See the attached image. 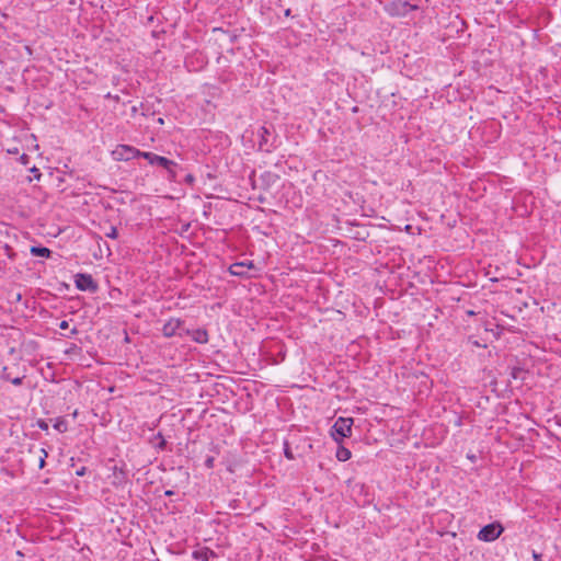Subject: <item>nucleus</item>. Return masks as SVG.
Returning a JSON list of instances; mask_svg holds the SVG:
<instances>
[{"label": "nucleus", "instance_id": "nucleus-1", "mask_svg": "<svg viewBox=\"0 0 561 561\" xmlns=\"http://www.w3.org/2000/svg\"><path fill=\"white\" fill-rule=\"evenodd\" d=\"M353 423L354 421L352 417H337L331 428L332 438L336 443L341 444L344 438L352 435Z\"/></svg>", "mask_w": 561, "mask_h": 561}, {"label": "nucleus", "instance_id": "nucleus-2", "mask_svg": "<svg viewBox=\"0 0 561 561\" xmlns=\"http://www.w3.org/2000/svg\"><path fill=\"white\" fill-rule=\"evenodd\" d=\"M417 9V5L403 0H393L385 5L386 12L391 16H405L409 12Z\"/></svg>", "mask_w": 561, "mask_h": 561}, {"label": "nucleus", "instance_id": "nucleus-3", "mask_svg": "<svg viewBox=\"0 0 561 561\" xmlns=\"http://www.w3.org/2000/svg\"><path fill=\"white\" fill-rule=\"evenodd\" d=\"M142 158L146 159L151 165H159L165 169L169 172L171 179L175 178L173 167H175L176 163L174 161L149 151H145Z\"/></svg>", "mask_w": 561, "mask_h": 561}, {"label": "nucleus", "instance_id": "nucleus-4", "mask_svg": "<svg viewBox=\"0 0 561 561\" xmlns=\"http://www.w3.org/2000/svg\"><path fill=\"white\" fill-rule=\"evenodd\" d=\"M504 528L500 523L489 524L480 529L477 538L480 541L492 542L496 540L503 533Z\"/></svg>", "mask_w": 561, "mask_h": 561}, {"label": "nucleus", "instance_id": "nucleus-5", "mask_svg": "<svg viewBox=\"0 0 561 561\" xmlns=\"http://www.w3.org/2000/svg\"><path fill=\"white\" fill-rule=\"evenodd\" d=\"M113 154L117 160H130L135 158H142L145 151H140L139 149L128 146V145H119L114 151Z\"/></svg>", "mask_w": 561, "mask_h": 561}, {"label": "nucleus", "instance_id": "nucleus-6", "mask_svg": "<svg viewBox=\"0 0 561 561\" xmlns=\"http://www.w3.org/2000/svg\"><path fill=\"white\" fill-rule=\"evenodd\" d=\"M183 321L178 318H171L168 320L162 328V334L165 337H172L175 335L184 336L185 329L182 327Z\"/></svg>", "mask_w": 561, "mask_h": 561}, {"label": "nucleus", "instance_id": "nucleus-7", "mask_svg": "<svg viewBox=\"0 0 561 561\" xmlns=\"http://www.w3.org/2000/svg\"><path fill=\"white\" fill-rule=\"evenodd\" d=\"M75 285L79 290L95 293L98 284L90 274L78 273L75 275Z\"/></svg>", "mask_w": 561, "mask_h": 561}, {"label": "nucleus", "instance_id": "nucleus-8", "mask_svg": "<svg viewBox=\"0 0 561 561\" xmlns=\"http://www.w3.org/2000/svg\"><path fill=\"white\" fill-rule=\"evenodd\" d=\"M254 268L252 261L236 262L229 266V273L233 276L247 277L248 270Z\"/></svg>", "mask_w": 561, "mask_h": 561}, {"label": "nucleus", "instance_id": "nucleus-9", "mask_svg": "<svg viewBox=\"0 0 561 561\" xmlns=\"http://www.w3.org/2000/svg\"><path fill=\"white\" fill-rule=\"evenodd\" d=\"M184 335L191 336V339L199 344H205L208 342V333L204 329L188 330L185 329Z\"/></svg>", "mask_w": 561, "mask_h": 561}, {"label": "nucleus", "instance_id": "nucleus-10", "mask_svg": "<svg viewBox=\"0 0 561 561\" xmlns=\"http://www.w3.org/2000/svg\"><path fill=\"white\" fill-rule=\"evenodd\" d=\"M24 376L13 375L9 367H3L1 371V379L13 383L14 386L22 385Z\"/></svg>", "mask_w": 561, "mask_h": 561}, {"label": "nucleus", "instance_id": "nucleus-11", "mask_svg": "<svg viewBox=\"0 0 561 561\" xmlns=\"http://www.w3.org/2000/svg\"><path fill=\"white\" fill-rule=\"evenodd\" d=\"M214 556H215L214 551H211L208 548H202V549L193 551V553H192V557L196 561H209V559Z\"/></svg>", "mask_w": 561, "mask_h": 561}, {"label": "nucleus", "instance_id": "nucleus-12", "mask_svg": "<svg viewBox=\"0 0 561 561\" xmlns=\"http://www.w3.org/2000/svg\"><path fill=\"white\" fill-rule=\"evenodd\" d=\"M339 461H347L352 457V453L348 448L344 446H339L335 454Z\"/></svg>", "mask_w": 561, "mask_h": 561}, {"label": "nucleus", "instance_id": "nucleus-13", "mask_svg": "<svg viewBox=\"0 0 561 561\" xmlns=\"http://www.w3.org/2000/svg\"><path fill=\"white\" fill-rule=\"evenodd\" d=\"M31 254L34 256L49 257L51 251L45 247H32Z\"/></svg>", "mask_w": 561, "mask_h": 561}, {"label": "nucleus", "instance_id": "nucleus-14", "mask_svg": "<svg viewBox=\"0 0 561 561\" xmlns=\"http://www.w3.org/2000/svg\"><path fill=\"white\" fill-rule=\"evenodd\" d=\"M53 426L59 433H65L68 430V422L64 417H57Z\"/></svg>", "mask_w": 561, "mask_h": 561}, {"label": "nucleus", "instance_id": "nucleus-15", "mask_svg": "<svg viewBox=\"0 0 561 561\" xmlns=\"http://www.w3.org/2000/svg\"><path fill=\"white\" fill-rule=\"evenodd\" d=\"M48 457V453L46 451L45 448H42L41 449V457H39V460H38V468L39 469H43L46 465V458Z\"/></svg>", "mask_w": 561, "mask_h": 561}, {"label": "nucleus", "instance_id": "nucleus-16", "mask_svg": "<svg viewBox=\"0 0 561 561\" xmlns=\"http://www.w3.org/2000/svg\"><path fill=\"white\" fill-rule=\"evenodd\" d=\"M105 236L111 239H116L118 237L116 227L111 226L110 230L107 232H105Z\"/></svg>", "mask_w": 561, "mask_h": 561}, {"label": "nucleus", "instance_id": "nucleus-17", "mask_svg": "<svg viewBox=\"0 0 561 561\" xmlns=\"http://www.w3.org/2000/svg\"><path fill=\"white\" fill-rule=\"evenodd\" d=\"M214 461H215V459L213 457H207L205 460V466L208 469H211L214 467Z\"/></svg>", "mask_w": 561, "mask_h": 561}, {"label": "nucleus", "instance_id": "nucleus-18", "mask_svg": "<svg viewBox=\"0 0 561 561\" xmlns=\"http://www.w3.org/2000/svg\"><path fill=\"white\" fill-rule=\"evenodd\" d=\"M285 457L289 460H293L294 459V455L291 453V450L286 446L285 448Z\"/></svg>", "mask_w": 561, "mask_h": 561}, {"label": "nucleus", "instance_id": "nucleus-19", "mask_svg": "<svg viewBox=\"0 0 561 561\" xmlns=\"http://www.w3.org/2000/svg\"><path fill=\"white\" fill-rule=\"evenodd\" d=\"M69 328V322L67 320H62L60 323H59V329L61 330H67Z\"/></svg>", "mask_w": 561, "mask_h": 561}, {"label": "nucleus", "instance_id": "nucleus-20", "mask_svg": "<svg viewBox=\"0 0 561 561\" xmlns=\"http://www.w3.org/2000/svg\"><path fill=\"white\" fill-rule=\"evenodd\" d=\"M85 471H87V468L85 467H81L79 468L77 471H76V474L78 477H83L85 474Z\"/></svg>", "mask_w": 561, "mask_h": 561}, {"label": "nucleus", "instance_id": "nucleus-21", "mask_svg": "<svg viewBox=\"0 0 561 561\" xmlns=\"http://www.w3.org/2000/svg\"><path fill=\"white\" fill-rule=\"evenodd\" d=\"M533 559H534V561H542V554H540L536 551H533Z\"/></svg>", "mask_w": 561, "mask_h": 561}, {"label": "nucleus", "instance_id": "nucleus-22", "mask_svg": "<svg viewBox=\"0 0 561 561\" xmlns=\"http://www.w3.org/2000/svg\"><path fill=\"white\" fill-rule=\"evenodd\" d=\"M38 427L43 431H47L48 430V425L45 421H39L38 422Z\"/></svg>", "mask_w": 561, "mask_h": 561}, {"label": "nucleus", "instance_id": "nucleus-23", "mask_svg": "<svg viewBox=\"0 0 561 561\" xmlns=\"http://www.w3.org/2000/svg\"><path fill=\"white\" fill-rule=\"evenodd\" d=\"M262 138H265V135L268 134L267 129L265 127H261Z\"/></svg>", "mask_w": 561, "mask_h": 561}, {"label": "nucleus", "instance_id": "nucleus-24", "mask_svg": "<svg viewBox=\"0 0 561 561\" xmlns=\"http://www.w3.org/2000/svg\"><path fill=\"white\" fill-rule=\"evenodd\" d=\"M138 108L136 105L131 106V114L135 115L137 113Z\"/></svg>", "mask_w": 561, "mask_h": 561}, {"label": "nucleus", "instance_id": "nucleus-25", "mask_svg": "<svg viewBox=\"0 0 561 561\" xmlns=\"http://www.w3.org/2000/svg\"><path fill=\"white\" fill-rule=\"evenodd\" d=\"M172 494H173V492H172V491H165V495H167V496H171Z\"/></svg>", "mask_w": 561, "mask_h": 561}, {"label": "nucleus", "instance_id": "nucleus-26", "mask_svg": "<svg viewBox=\"0 0 561 561\" xmlns=\"http://www.w3.org/2000/svg\"><path fill=\"white\" fill-rule=\"evenodd\" d=\"M285 15H287V16H288V15H290V9H287V10L285 11Z\"/></svg>", "mask_w": 561, "mask_h": 561}, {"label": "nucleus", "instance_id": "nucleus-27", "mask_svg": "<svg viewBox=\"0 0 561 561\" xmlns=\"http://www.w3.org/2000/svg\"><path fill=\"white\" fill-rule=\"evenodd\" d=\"M194 179L192 175H187V181L192 182Z\"/></svg>", "mask_w": 561, "mask_h": 561}, {"label": "nucleus", "instance_id": "nucleus-28", "mask_svg": "<svg viewBox=\"0 0 561 561\" xmlns=\"http://www.w3.org/2000/svg\"><path fill=\"white\" fill-rule=\"evenodd\" d=\"M164 444H165V442H164V440H162V442H161V444H160V448H163V447H164Z\"/></svg>", "mask_w": 561, "mask_h": 561}]
</instances>
